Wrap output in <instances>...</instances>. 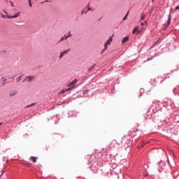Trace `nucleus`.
<instances>
[{
  "label": "nucleus",
  "mask_w": 179,
  "mask_h": 179,
  "mask_svg": "<svg viewBox=\"0 0 179 179\" xmlns=\"http://www.w3.org/2000/svg\"><path fill=\"white\" fill-rule=\"evenodd\" d=\"M3 11L6 13V15L3 13L1 14V17L3 19H16V17H19V16H20V11H18L13 16H9V15H8V12H6V10H3Z\"/></svg>",
  "instance_id": "f257e3e1"
},
{
  "label": "nucleus",
  "mask_w": 179,
  "mask_h": 179,
  "mask_svg": "<svg viewBox=\"0 0 179 179\" xmlns=\"http://www.w3.org/2000/svg\"><path fill=\"white\" fill-rule=\"evenodd\" d=\"M77 82H78V80L74 79L73 81H71L70 83L67 85V87H69V89H71V90H72V89L75 87V83H76Z\"/></svg>",
  "instance_id": "f03ea898"
},
{
  "label": "nucleus",
  "mask_w": 179,
  "mask_h": 179,
  "mask_svg": "<svg viewBox=\"0 0 179 179\" xmlns=\"http://www.w3.org/2000/svg\"><path fill=\"white\" fill-rule=\"evenodd\" d=\"M111 41H113V36H110L109 38V39L106 41V43L104 44V50L103 51H106V50H107V46L110 45V44H111Z\"/></svg>",
  "instance_id": "7ed1b4c3"
},
{
  "label": "nucleus",
  "mask_w": 179,
  "mask_h": 179,
  "mask_svg": "<svg viewBox=\"0 0 179 179\" xmlns=\"http://www.w3.org/2000/svg\"><path fill=\"white\" fill-rule=\"evenodd\" d=\"M36 78L34 76H29L25 78V79L23 80V82H33Z\"/></svg>",
  "instance_id": "20e7f679"
},
{
  "label": "nucleus",
  "mask_w": 179,
  "mask_h": 179,
  "mask_svg": "<svg viewBox=\"0 0 179 179\" xmlns=\"http://www.w3.org/2000/svg\"><path fill=\"white\" fill-rule=\"evenodd\" d=\"M69 51H71V49H69L67 50H64V52H61L59 55V58H62L64 57V55H66V54H68V52H69Z\"/></svg>",
  "instance_id": "39448f33"
},
{
  "label": "nucleus",
  "mask_w": 179,
  "mask_h": 179,
  "mask_svg": "<svg viewBox=\"0 0 179 179\" xmlns=\"http://www.w3.org/2000/svg\"><path fill=\"white\" fill-rule=\"evenodd\" d=\"M135 33H137V34H139V27H135V28L133 30V34H135Z\"/></svg>",
  "instance_id": "423d86ee"
},
{
  "label": "nucleus",
  "mask_w": 179,
  "mask_h": 179,
  "mask_svg": "<svg viewBox=\"0 0 179 179\" xmlns=\"http://www.w3.org/2000/svg\"><path fill=\"white\" fill-rule=\"evenodd\" d=\"M69 90H71V88L64 89L60 91L59 93L60 94H64V93H66V92H69Z\"/></svg>",
  "instance_id": "0eeeda50"
},
{
  "label": "nucleus",
  "mask_w": 179,
  "mask_h": 179,
  "mask_svg": "<svg viewBox=\"0 0 179 179\" xmlns=\"http://www.w3.org/2000/svg\"><path fill=\"white\" fill-rule=\"evenodd\" d=\"M29 159L31 162H33V163H37V158L36 157H31Z\"/></svg>",
  "instance_id": "6e6552de"
},
{
  "label": "nucleus",
  "mask_w": 179,
  "mask_h": 179,
  "mask_svg": "<svg viewBox=\"0 0 179 179\" xmlns=\"http://www.w3.org/2000/svg\"><path fill=\"white\" fill-rule=\"evenodd\" d=\"M171 22V15L169 14L166 27H169V26H170V22Z\"/></svg>",
  "instance_id": "1a4fd4ad"
},
{
  "label": "nucleus",
  "mask_w": 179,
  "mask_h": 179,
  "mask_svg": "<svg viewBox=\"0 0 179 179\" xmlns=\"http://www.w3.org/2000/svg\"><path fill=\"white\" fill-rule=\"evenodd\" d=\"M129 40V38L128 36L124 37L122 41V44H124V43H127V41H128Z\"/></svg>",
  "instance_id": "9d476101"
},
{
  "label": "nucleus",
  "mask_w": 179,
  "mask_h": 179,
  "mask_svg": "<svg viewBox=\"0 0 179 179\" xmlns=\"http://www.w3.org/2000/svg\"><path fill=\"white\" fill-rule=\"evenodd\" d=\"M15 94H17V92H16V91L14 92H10L9 96H10V97H12V96H15Z\"/></svg>",
  "instance_id": "9b49d317"
},
{
  "label": "nucleus",
  "mask_w": 179,
  "mask_h": 179,
  "mask_svg": "<svg viewBox=\"0 0 179 179\" xmlns=\"http://www.w3.org/2000/svg\"><path fill=\"white\" fill-rule=\"evenodd\" d=\"M33 106H36V103H31L30 105H27L26 106V108H30V107H33Z\"/></svg>",
  "instance_id": "f8f14e48"
},
{
  "label": "nucleus",
  "mask_w": 179,
  "mask_h": 179,
  "mask_svg": "<svg viewBox=\"0 0 179 179\" xmlns=\"http://www.w3.org/2000/svg\"><path fill=\"white\" fill-rule=\"evenodd\" d=\"M145 17H146V15H145V14L142 13L141 15V20H143V19H145Z\"/></svg>",
  "instance_id": "ddd939ff"
},
{
  "label": "nucleus",
  "mask_w": 179,
  "mask_h": 179,
  "mask_svg": "<svg viewBox=\"0 0 179 179\" xmlns=\"http://www.w3.org/2000/svg\"><path fill=\"white\" fill-rule=\"evenodd\" d=\"M128 15H129V11H128L126 15L123 17V20H127V17H128Z\"/></svg>",
  "instance_id": "4468645a"
},
{
  "label": "nucleus",
  "mask_w": 179,
  "mask_h": 179,
  "mask_svg": "<svg viewBox=\"0 0 179 179\" xmlns=\"http://www.w3.org/2000/svg\"><path fill=\"white\" fill-rule=\"evenodd\" d=\"M87 10H86V8H84L81 13L82 15H83V13H87Z\"/></svg>",
  "instance_id": "2eb2a0df"
},
{
  "label": "nucleus",
  "mask_w": 179,
  "mask_h": 179,
  "mask_svg": "<svg viewBox=\"0 0 179 179\" xmlns=\"http://www.w3.org/2000/svg\"><path fill=\"white\" fill-rule=\"evenodd\" d=\"M89 10H91L92 12H93L94 10L92 8H88V9L87 10V12H89Z\"/></svg>",
  "instance_id": "dca6fc26"
},
{
  "label": "nucleus",
  "mask_w": 179,
  "mask_h": 179,
  "mask_svg": "<svg viewBox=\"0 0 179 179\" xmlns=\"http://www.w3.org/2000/svg\"><path fill=\"white\" fill-rule=\"evenodd\" d=\"M22 78V76H20L19 78H17V82H20Z\"/></svg>",
  "instance_id": "f3484780"
},
{
  "label": "nucleus",
  "mask_w": 179,
  "mask_h": 179,
  "mask_svg": "<svg viewBox=\"0 0 179 179\" xmlns=\"http://www.w3.org/2000/svg\"><path fill=\"white\" fill-rule=\"evenodd\" d=\"M29 5L30 6V8H31V0H29Z\"/></svg>",
  "instance_id": "a211bd4d"
},
{
  "label": "nucleus",
  "mask_w": 179,
  "mask_h": 179,
  "mask_svg": "<svg viewBox=\"0 0 179 179\" xmlns=\"http://www.w3.org/2000/svg\"><path fill=\"white\" fill-rule=\"evenodd\" d=\"M68 37H72V34H71V31H69Z\"/></svg>",
  "instance_id": "6ab92c4d"
},
{
  "label": "nucleus",
  "mask_w": 179,
  "mask_h": 179,
  "mask_svg": "<svg viewBox=\"0 0 179 179\" xmlns=\"http://www.w3.org/2000/svg\"><path fill=\"white\" fill-rule=\"evenodd\" d=\"M87 92H88L87 90H85L83 91V94H86V93H87Z\"/></svg>",
  "instance_id": "aec40b11"
},
{
  "label": "nucleus",
  "mask_w": 179,
  "mask_h": 179,
  "mask_svg": "<svg viewBox=\"0 0 179 179\" xmlns=\"http://www.w3.org/2000/svg\"><path fill=\"white\" fill-rule=\"evenodd\" d=\"M64 37H62L59 42L61 43V41H64Z\"/></svg>",
  "instance_id": "412c9836"
},
{
  "label": "nucleus",
  "mask_w": 179,
  "mask_h": 179,
  "mask_svg": "<svg viewBox=\"0 0 179 179\" xmlns=\"http://www.w3.org/2000/svg\"><path fill=\"white\" fill-rule=\"evenodd\" d=\"M67 38H69V36H64V40H66Z\"/></svg>",
  "instance_id": "4be33fe9"
},
{
  "label": "nucleus",
  "mask_w": 179,
  "mask_h": 179,
  "mask_svg": "<svg viewBox=\"0 0 179 179\" xmlns=\"http://www.w3.org/2000/svg\"><path fill=\"white\" fill-rule=\"evenodd\" d=\"M141 26H145V23L141 22Z\"/></svg>",
  "instance_id": "5701e85b"
},
{
  "label": "nucleus",
  "mask_w": 179,
  "mask_h": 179,
  "mask_svg": "<svg viewBox=\"0 0 179 179\" xmlns=\"http://www.w3.org/2000/svg\"><path fill=\"white\" fill-rule=\"evenodd\" d=\"M44 2H50V1L46 0V1H45L42 2V3H44Z\"/></svg>",
  "instance_id": "b1692460"
},
{
  "label": "nucleus",
  "mask_w": 179,
  "mask_h": 179,
  "mask_svg": "<svg viewBox=\"0 0 179 179\" xmlns=\"http://www.w3.org/2000/svg\"><path fill=\"white\" fill-rule=\"evenodd\" d=\"M10 3H11V6L13 7V6H13V2L10 1Z\"/></svg>",
  "instance_id": "393cba45"
},
{
  "label": "nucleus",
  "mask_w": 179,
  "mask_h": 179,
  "mask_svg": "<svg viewBox=\"0 0 179 179\" xmlns=\"http://www.w3.org/2000/svg\"><path fill=\"white\" fill-rule=\"evenodd\" d=\"M3 82H6V79H4V80H3Z\"/></svg>",
  "instance_id": "a878e982"
},
{
  "label": "nucleus",
  "mask_w": 179,
  "mask_h": 179,
  "mask_svg": "<svg viewBox=\"0 0 179 179\" xmlns=\"http://www.w3.org/2000/svg\"><path fill=\"white\" fill-rule=\"evenodd\" d=\"M3 86H5V83H3Z\"/></svg>",
  "instance_id": "bb28decb"
},
{
  "label": "nucleus",
  "mask_w": 179,
  "mask_h": 179,
  "mask_svg": "<svg viewBox=\"0 0 179 179\" xmlns=\"http://www.w3.org/2000/svg\"><path fill=\"white\" fill-rule=\"evenodd\" d=\"M0 125H2V122H0Z\"/></svg>",
  "instance_id": "cd10ccee"
}]
</instances>
